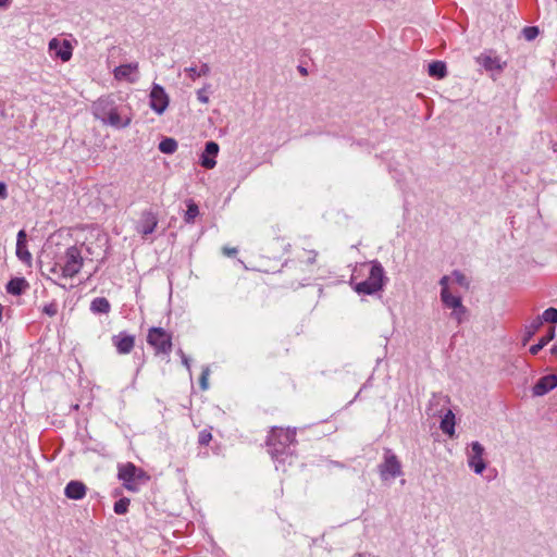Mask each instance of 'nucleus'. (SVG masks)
<instances>
[{
  "mask_svg": "<svg viewBox=\"0 0 557 557\" xmlns=\"http://www.w3.org/2000/svg\"><path fill=\"white\" fill-rule=\"evenodd\" d=\"M11 3V0H0V8H7Z\"/></svg>",
  "mask_w": 557,
  "mask_h": 557,
  "instance_id": "37998d69",
  "label": "nucleus"
},
{
  "mask_svg": "<svg viewBox=\"0 0 557 557\" xmlns=\"http://www.w3.org/2000/svg\"><path fill=\"white\" fill-rule=\"evenodd\" d=\"M49 51L53 53L55 58L66 62L72 58L73 48L70 41L53 38L49 41Z\"/></svg>",
  "mask_w": 557,
  "mask_h": 557,
  "instance_id": "f8f14e48",
  "label": "nucleus"
},
{
  "mask_svg": "<svg viewBox=\"0 0 557 557\" xmlns=\"http://www.w3.org/2000/svg\"><path fill=\"white\" fill-rule=\"evenodd\" d=\"M484 451V447L479 442H472L467 453L468 466L473 469L476 474H481L486 468V463L483 459Z\"/></svg>",
  "mask_w": 557,
  "mask_h": 557,
  "instance_id": "9d476101",
  "label": "nucleus"
},
{
  "mask_svg": "<svg viewBox=\"0 0 557 557\" xmlns=\"http://www.w3.org/2000/svg\"><path fill=\"white\" fill-rule=\"evenodd\" d=\"M28 286V283L23 277L12 278L7 284V292L12 295H21L24 289Z\"/></svg>",
  "mask_w": 557,
  "mask_h": 557,
  "instance_id": "6ab92c4d",
  "label": "nucleus"
},
{
  "mask_svg": "<svg viewBox=\"0 0 557 557\" xmlns=\"http://www.w3.org/2000/svg\"><path fill=\"white\" fill-rule=\"evenodd\" d=\"M180 354L182 356L183 363L189 369V360L186 358V356L184 355V352L182 350L180 351Z\"/></svg>",
  "mask_w": 557,
  "mask_h": 557,
  "instance_id": "79ce46f5",
  "label": "nucleus"
},
{
  "mask_svg": "<svg viewBox=\"0 0 557 557\" xmlns=\"http://www.w3.org/2000/svg\"><path fill=\"white\" fill-rule=\"evenodd\" d=\"M16 256L17 258L27 263V264H30V261H32V255L30 252L28 251L27 247H26V244L24 245H16Z\"/></svg>",
  "mask_w": 557,
  "mask_h": 557,
  "instance_id": "a878e982",
  "label": "nucleus"
},
{
  "mask_svg": "<svg viewBox=\"0 0 557 557\" xmlns=\"http://www.w3.org/2000/svg\"><path fill=\"white\" fill-rule=\"evenodd\" d=\"M543 322L556 323L557 322V309L548 308L540 317Z\"/></svg>",
  "mask_w": 557,
  "mask_h": 557,
  "instance_id": "c756f323",
  "label": "nucleus"
},
{
  "mask_svg": "<svg viewBox=\"0 0 557 557\" xmlns=\"http://www.w3.org/2000/svg\"><path fill=\"white\" fill-rule=\"evenodd\" d=\"M557 386L556 375H546L541 377L533 387V393L536 396H542Z\"/></svg>",
  "mask_w": 557,
  "mask_h": 557,
  "instance_id": "2eb2a0df",
  "label": "nucleus"
},
{
  "mask_svg": "<svg viewBox=\"0 0 557 557\" xmlns=\"http://www.w3.org/2000/svg\"><path fill=\"white\" fill-rule=\"evenodd\" d=\"M451 276L456 281V283L459 284L460 286H462L465 288L469 287V282L467 281L466 276L462 273L455 271V272H453Z\"/></svg>",
  "mask_w": 557,
  "mask_h": 557,
  "instance_id": "7c9ffc66",
  "label": "nucleus"
},
{
  "mask_svg": "<svg viewBox=\"0 0 557 557\" xmlns=\"http://www.w3.org/2000/svg\"><path fill=\"white\" fill-rule=\"evenodd\" d=\"M223 253L227 257H233L237 253V249L236 248H228V247H224L223 248Z\"/></svg>",
  "mask_w": 557,
  "mask_h": 557,
  "instance_id": "58836bf2",
  "label": "nucleus"
},
{
  "mask_svg": "<svg viewBox=\"0 0 557 557\" xmlns=\"http://www.w3.org/2000/svg\"><path fill=\"white\" fill-rule=\"evenodd\" d=\"M8 198V189L7 184L3 182H0V200Z\"/></svg>",
  "mask_w": 557,
  "mask_h": 557,
  "instance_id": "4c0bfd02",
  "label": "nucleus"
},
{
  "mask_svg": "<svg viewBox=\"0 0 557 557\" xmlns=\"http://www.w3.org/2000/svg\"><path fill=\"white\" fill-rule=\"evenodd\" d=\"M119 479L126 490L136 492L138 491V482L148 480V475L134 463L127 462L119 467Z\"/></svg>",
  "mask_w": 557,
  "mask_h": 557,
  "instance_id": "423d86ee",
  "label": "nucleus"
},
{
  "mask_svg": "<svg viewBox=\"0 0 557 557\" xmlns=\"http://www.w3.org/2000/svg\"><path fill=\"white\" fill-rule=\"evenodd\" d=\"M84 265L82 250L77 246L67 247L64 252L58 255L52 263L46 265L50 278L55 283L73 278Z\"/></svg>",
  "mask_w": 557,
  "mask_h": 557,
  "instance_id": "f257e3e1",
  "label": "nucleus"
},
{
  "mask_svg": "<svg viewBox=\"0 0 557 557\" xmlns=\"http://www.w3.org/2000/svg\"><path fill=\"white\" fill-rule=\"evenodd\" d=\"M478 63L488 72L502 73L506 66V62L492 53H482L476 59Z\"/></svg>",
  "mask_w": 557,
  "mask_h": 557,
  "instance_id": "ddd939ff",
  "label": "nucleus"
},
{
  "mask_svg": "<svg viewBox=\"0 0 557 557\" xmlns=\"http://www.w3.org/2000/svg\"><path fill=\"white\" fill-rule=\"evenodd\" d=\"M147 343L154 348L157 355L169 356L172 351V336L162 327L149 329Z\"/></svg>",
  "mask_w": 557,
  "mask_h": 557,
  "instance_id": "0eeeda50",
  "label": "nucleus"
},
{
  "mask_svg": "<svg viewBox=\"0 0 557 557\" xmlns=\"http://www.w3.org/2000/svg\"><path fill=\"white\" fill-rule=\"evenodd\" d=\"M295 431L290 429H272L267 442L270 453L272 455L282 453L285 447L295 442Z\"/></svg>",
  "mask_w": 557,
  "mask_h": 557,
  "instance_id": "39448f33",
  "label": "nucleus"
},
{
  "mask_svg": "<svg viewBox=\"0 0 557 557\" xmlns=\"http://www.w3.org/2000/svg\"><path fill=\"white\" fill-rule=\"evenodd\" d=\"M139 64L137 62L122 64L114 69L113 76L116 81L134 84L138 79Z\"/></svg>",
  "mask_w": 557,
  "mask_h": 557,
  "instance_id": "9b49d317",
  "label": "nucleus"
},
{
  "mask_svg": "<svg viewBox=\"0 0 557 557\" xmlns=\"http://www.w3.org/2000/svg\"><path fill=\"white\" fill-rule=\"evenodd\" d=\"M87 492L86 485L81 481H71L67 483L64 490V494L70 499H82L85 497Z\"/></svg>",
  "mask_w": 557,
  "mask_h": 557,
  "instance_id": "dca6fc26",
  "label": "nucleus"
},
{
  "mask_svg": "<svg viewBox=\"0 0 557 557\" xmlns=\"http://www.w3.org/2000/svg\"><path fill=\"white\" fill-rule=\"evenodd\" d=\"M219 153V145L214 141H208L200 156V164L206 169H213L216 164L215 157Z\"/></svg>",
  "mask_w": 557,
  "mask_h": 557,
  "instance_id": "4468645a",
  "label": "nucleus"
},
{
  "mask_svg": "<svg viewBox=\"0 0 557 557\" xmlns=\"http://www.w3.org/2000/svg\"><path fill=\"white\" fill-rule=\"evenodd\" d=\"M129 506L128 498H121L114 504V512L117 515H124L127 512Z\"/></svg>",
  "mask_w": 557,
  "mask_h": 557,
  "instance_id": "c85d7f7f",
  "label": "nucleus"
},
{
  "mask_svg": "<svg viewBox=\"0 0 557 557\" xmlns=\"http://www.w3.org/2000/svg\"><path fill=\"white\" fill-rule=\"evenodd\" d=\"M114 345L120 354H128L135 345V337L133 335L120 334L113 338Z\"/></svg>",
  "mask_w": 557,
  "mask_h": 557,
  "instance_id": "f3484780",
  "label": "nucleus"
},
{
  "mask_svg": "<svg viewBox=\"0 0 557 557\" xmlns=\"http://www.w3.org/2000/svg\"><path fill=\"white\" fill-rule=\"evenodd\" d=\"M150 108L159 115L163 114L169 107L170 98L164 88L153 84L149 95Z\"/></svg>",
  "mask_w": 557,
  "mask_h": 557,
  "instance_id": "1a4fd4ad",
  "label": "nucleus"
},
{
  "mask_svg": "<svg viewBox=\"0 0 557 557\" xmlns=\"http://www.w3.org/2000/svg\"><path fill=\"white\" fill-rule=\"evenodd\" d=\"M92 113L103 124L115 128L127 127L132 122L131 115H122L114 101L109 97L99 98L92 104Z\"/></svg>",
  "mask_w": 557,
  "mask_h": 557,
  "instance_id": "f03ea898",
  "label": "nucleus"
},
{
  "mask_svg": "<svg viewBox=\"0 0 557 557\" xmlns=\"http://www.w3.org/2000/svg\"><path fill=\"white\" fill-rule=\"evenodd\" d=\"M110 308V302L104 297H97L90 304V310L95 313H108Z\"/></svg>",
  "mask_w": 557,
  "mask_h": 557,
  "instance_id": "aec40b11",
  "label": "nucleus"
},
{
  "mask_svg": "<svg viewBox=\"0 0 557 557\" xmlns=\"http://www.w3.org/2000/svg\"><path fill=\"white\" fill-rule=\"evenodd\" d=\"M185 72L189 74V76L195 79L197 77L207 76L210 73V66L207 63H203L199 69L196 66L186 67Z\"/></svg>",
  "mask_w": 557,
  "mask_h": 557,
  "instance_id": "5701e85b",
  "label": "nucleus"
},
{
  "mask_svg": "<svg viewBox=\"0 0 557 557\" xmlns=\"http://www.w3.org/2000/svg\"><path fill=\"white\" fill-rule=\"evenodd\" d=\"M212 440V434L211 432L207 431V430H203L199 433V443L201 445H208L210 443V441Z\"/></svg>",
  "mask_w": 557,
  "mask_h": 557,
  "instance_id": "2f4dec72",
  "label": "nucleus"
},
{
  "mask_svg": "<svg viewBox=\"0 0 557 557\" xmlns=\"http://www.w3.org/2000/svg\"><path fill=\"white\" fill-rule=\"evenodd\" d=\"M44 312L47 313L48 315L52 317V315L57 314V306L54 304L45 306Z\"/></svg>",
  "mask_w": 557,
  "mask_h": 557,
  "instance_id": "c9c22d12",
  "label": "nucleus"
},
{
  "mask_svg": "<svg viewBox=\"0 0 557 557\" xmlns=\"http://www.w3.org/2000/svg\"><path fill=\"white\" fill-rule=\"evenodd\" d=\"M380 474L383 480L394 479L401 474V465L391 449H386L384 460L379 466Z\"/></svg>",
  "mask_w": 557,
  "mask_h": 557,
  "instance_id": "6e6552de",
  "label": "nucleus"
},
{
  "mask_svg": "<svg viewBox=\"0 0 557 557\" xmlns=\"http://www.w3.org/2000/svg\"><path fill=\"white\" fill-rule=\"evenodd\" d=\"M159 150L166 154L174 153L177 150V141L173 138H164L159 144Z\"/></svg>",
  "mask_w": 557,
  "mask_h": 557,
  "instance_id": "b1692460",
  "label": "nucleus"
},
{
  "mask_svg": "<svg viewBox=\"0 0 557 557\" xmlns=\"http://www.w3.org/2000/svg\"><path fill=\"white\" fill-rule=\"evenodd\" d=\"M542 324L543 320L540 317H537L527 326L524 343L529 341L539 331Z\"/></svg>",
  "mask_w": 557,
  "mask_h": 557,
  "instance_id": "393cba45",
  "label": "nucleus"
},
{
  "mask_svg": "<svg viewBox=\"0 0 557 557\" xmlns=\"http://www.w3.org/2000/svg\"><path fill=\"white\" fill-rule=\"evenodd\" d=\"M199 214V209L196 203L190 201L187 206V211L185 214V222L186 223H193L194 219Z\"/></svg>",
  "mask_w": 557,
  "mask_h": 557,
  "instance_id": "bb28decb",
  "label": "nucleus"
},
{
  "mask_svg": "<svg viewBox=\"0 0 557 557\" xmlns=\"http://www.w3.org/2000/svg\"><path fill=\"white\" fill-rule=\"evenodd\" d=\"M441 430L449 435L454 434L455 430V416L449 410L441 421Z\"/></svg>",
  "mask_w": 557,
  "mask_h": 557,
  "instance_id": "4be33fe9",
  "label": "nucleus"
},
{
  "mask_svg": "<svg viewBox=\"0 0 557 557\" xmlns=\"http://www.w3.org/2000/svg\"><path fill=\"white\" fill-rule=\"evenodd\" d=\"M157 225H158L157 216L151 212H147L143 215L141 224L138 227V232L143 236H147L156 230Z\"/></svg>",
  "mask_w": 557,
  "mask_h": 557,
  "instance_id": "a211bd4d",
  "label": "nucleus"
},
{
  "mask_svg": "<svg viewBox=\"0 0 557 557\" xmlns=\"http://www.w3.org/2000/svg\"><path fill=\"white\" fill-rule=\"evenodd\" d=\"M318 252L315 250H304L299 257L300 261L306 264H313L317 261Z\"/></svg>",
  "mask_w": 557,
  "mask_h": 557,
  "instance_id": "cd10ccee",
  "label": "nucleus"
},
{
  "mask_svg": "<svg viewBox=\"0 0 557 557\" xmlns=\"http://www.w3.org/2000/svg\"><path fill=\"white\" fill-rule=\"evenodd\" d=\"M197 99L202 102V103H208L209 102V97L207 96L206 94V90L205 89H199L197 91Z\"/></svg>",
  "mask_w": 557,
  "mask_h": 557,
  "instance_id": "f704fd0d",
  "label": "nucleus"
},
{
  "mask_svg": "<svg viewBox=\"0 0 557 557\" xmlns=\"http://www.w3.org/2000/svg\"><path fill=\"white\" fill-rule=\"evenodd\" d=\"M200 384H201V387L203 389H206L208 387V384H207V373L205 372L200 379Z\"/></svg>",
  "mask_w": 557,
  "mask_h": 557,
  "instance_id": "a19ab883",
  "label": "nucleus"
},
{
  "mask_svg": "<svg viewBox=\"0 0 557 557\" xmlns=\"http://www.w3.org/2000/svg\"><path fill=\"white\" fill-rule=\"evenodd\" d=\"M542 348H543V346L540 343H537V344H535V345L530 347V352L532 355H537L541 351Z\"/></svg>",
  "mask_w": 557,
  "mask_h": 557,
  "instance_id": "ea45409f",
  "label": "nucleus"
},
{
  "mask_svg": "<svg viewBox=\"0 0 557 557\" xmlns=\"http://www.w3.org/2000/svg\"><path fill=\"white\" fill-rule=\"evenodd\" d=\"M446 65L442 61H435L429 64V75L436 78H444L446 76Z\"/></svg>",
  "mask_w": 557,
  "mask_h": 557,
  "instance_id": "412c9836",
  "label": "nucleus"
},
{
  "mask_svg": "<svg viewBox=\"0 0 557 557\" xmlns=\"http://www.w3.org/2000/svg\"><path fill=\"white\" fill-rule=\"evenodd\" d=\"M384 269L376 260L370 262V271L367 280L356 283L354 289L358 294L373 295L384 286Z\"/></svg>",
  "mask_w": 557,
  "mask_h": 557,
  "instance_id": "7ed1b4c3",
  "label": "nucleus"
},
{
  "mask_svg": "<svg viewBox=\"0 0 557 557\" xmlns=\"http://www.w3.org/2000/svg\"><path fill=\"white\" fill-rule=\"evenodd\" d=\"M554 335H555V329L550 327L547 335L543 336L539 343L544 347L553 339Z\"/></svg>",
  "mask_w": 557,
  "mask_h": 557,
  "instance_id": "72a5a7b5",
  "label": "nucleus"
},
{
  "mask_svg": "<svg viewBox=\"0 0 557 557\" xmlns=\"http://www.w3.org/2000/svg\"><path fill=\"white\" fill-rule=\"evenodd\" d=\"M450 277L445 275L441 278V300L445 307L453 310L451 318L457 321L458 324L462 323L467 313V308L462 305L461 297L454 295L448 285Z\"/></svg>",
  "mask_w": 557,
  "mask_h": 557,
  "instance_id": "20e7f679",
  "label": "nucleus"
},
{
  "mask_svg": "<svg viewBox=\"0 0 557 557\" xmlns=\"http://www.w3.org/2000/svg\"><path fill=\"white\" fill-rule=\"evenodd\" d=\"M26 244V232L24 230H21L18 233H17V242H16V245H24Z\"/></svg>",
  "mask_w": 557,
  "mask_h": 557,
  "instance_id": "e433bc0d",
  "label": "nucleus"
},
{
  "mask_svg": "<svg viewBox=\"0 0 557 557\" xmlns=\"http://www.w3.org/2000/svg\"><path fill=\"white\" fill-rule=\"evenodd\" d=\"M537 28L536 27H525L523 29V34H524V37L528 39V40H532L534 39L536 36H537Z\"/></svg>",
  "mask_w": 557,
  "mask_h": 557,
  "instance_id": "473e14b6",
  "label": "nucleus"
}]
</instances>
